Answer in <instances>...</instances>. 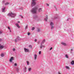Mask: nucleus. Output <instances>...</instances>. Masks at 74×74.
I'll return each mask as SVG.
<instances>
[{"instance_id": "23", "label": "nucleus", "mask_w": 74, "mask_h": 74, "mask_svg": "<svg viewBox=\"0 0 74 74\" xmlns=\"http://www.w3.org/2000/svg\"><path fill=\"white\" fill-rule=\"evenodd\" d=\"M27 65H29V62L28 61H27Z\"/></svg>"}, {"instance_id": "10", "label": "nucleus", "mask_w": 74, "mask_h": 74, "mask_svg": "<svg viewBox=\"0 0 74 74\" xmlns=\"http://www.w3.org/2000/svg\"><path fill=\"white\" fill-rule=\"evenodd\" d=\"M16 26L18 27V28H20V26L19 25H18V24L17 23L16 24Z\"/></svg>"}, {"instance_id": "42", "label": "nucleus", "mask_w": 74, "mask_h": 74, "mask_svg": "<svg viewBox=\"0 0 74 74\" xmlns=\"http://www.w3.org/2000/svg\"><path fill=\"white\" fill-rule=\"evenodd\" d=\"M71 51H73V49H71Z\"/></svg>"}, {"instance_id": "15", "label": "nucleus", "mask_w": 74, "mask_h": 74, "mask_svg": "<svg viewBox=\"0 0 74 74\" xmlns=\"http://www.w3.org/2000/svg\"><path fill=\"white\" fill-rule=\"evenodd\" d=\"M53 25H54L53 23L52 22H51L50 23V26H53Z\"/></svg>"}, {"instance_id": "2", "label": "nucleus", "mask_w": 74, "mask_h": 74, "mask_svg": "<svg viewBox=\"0 0 74 74\" xmlns=\"http://www.w3.org/2000/svg\"><path fill=\"white\" fill-rule=\"evenodd\" d=\"M37 10V8H35L33 9L31 11L32 12V13H33V14H36V13Z\"/></svg>"}, {"instance_id": "11", "label": "nucleus", "mask_w": 74, "mask_h": 74, "mask_svg": "<svg viewBox=\"0 0 74 74\" xmlns=\"http://www.w3.org/2000/svg\"><path fill=\"white\" fill-rule=\"evenodd\" d=\"M41 11H42V9L40 8L38 9V12H41Z\"/></svg>"}, {"instance_id": "7", "label": "nucleus", "mask_w": 74, "mask_h": 74, "mask_svg": "<svg viewBox=\"0 0 74 74\" xmlns=\"http://www.w3.org/2000/svg\"><path fill=\"white\" fill-rule=\"evenodd\" d=\"M34 59L35 60H36L37 59V55L36 54H35L34 55Z\"/></svg>"}, {"instance_id": "29", "label": "nucleus", "mask_w": 74, "mask_h": 74, "mask_svg": "<svg viewBox=\"0 0 74 74\" xmlns=\"http://www.w3.org/2000/svg\"><path fill=\"white\" fill-rule=\"evenodd\" d=\"M66 58H68V56H67V55H66Z\"/></svg>"}, {"instance_id": "36", "label": "nucleus", "mask_w": 74, "mask_h": 74, "mask_svg": "<svg viewBox=\"0 0 74 74\" xmlns=\"http://www.w3.org/2000/svg\"><path fill=\"white\" fill-rule=\"evenodd\" d=\"M8 29H9V30H10V27H8Z\"/></svg>"}, {"instance_id": "17", "label": "nucleus", "mask_w": 74, "mask_h": 74, "mask_svg": "<svg viewBox=\"0 0 74 74\" xmlns=\"http://www.w3.org/2000/svg\"><path fill=\"white\" fill-rule=\"evenodd\" d=\"M2 12H4V11H5V8H2Z\"/></svg>"}, {"instance_id": "21", "label": "nucleus", "mask_w": 74, "mask_h": 74, "mask_svg": "<svg viewBox=\"0 0 74 74\" xmlns=\"http://www.w3.org/2000/svg\"><path fill=\"white\" fill-rule=\"evenodd\" d=\"M29 48H32V46L31 45H29Z\"/></svg>"}, {"instance_id": "24", "label": "nucleus", "mask_w": 74, "mask_h": 74, "mask_svg": "<svg viewBox=\"0 0 74 74\" xmlns=\"http://www.w3.org/2000/svg\"><path fill=\"white\" fill-rule=\"evenodd\" d=\"M66 69H69V66H66Z\"/></svg>"}, {"instance_id": "20", "label": "nucleus", "mask_w": 74, "mask_h": 74, "mask_svg": "<svg viewBox=\"0 0 74 74\" xmlns=\"http://www.w3.org/2000/svg\"><path fill=\"white\" fill-rule=\"evenodd\" d=\"M28 70H29V71H31V70H32V68H29V69H28Z\"/></svg>"}, {"instance_id": "43", "label": "nucleus", "mask_w": 74, "mask_h": 74, "mask_svg": "<svg viewBox=\"0 0 74 74\" xmlns=\"http://www.w3.org/2000/svg\"><path fill=\"white\" fill-rule=\"evenodd\" d=\"M22 18H23V17H22Z\"/></svg>"}, {"instance_id": "25", "label": "nucleus", "mask_w": 74, "mask_h": 74, "mask_svg": "<svg viewBox=\"0 0 74 74\" xmlns=\"http://www.w3.org/2000/svg\"><path fill=\"white\" fill-rule=\"evenodd\" d=\"M35 29V27H33L32 28V30H34Z\"/></svg>"}, {"instance_id": "26", "label": "nucleus", "mask_w": 74, "mask_h": 74, "mask_svg": "<svg viewBox=\"0 0 74 74\" xmlns=\"http://www.w3.org/2000/svg\"><path fill=\"white\" fill-rule=\"evenodd\" d=\"M37 31L38 32H39V31H40V29L39 28H38Z\"/></svg>"}, {"instance_id": "4", "label": "nucleus", "mask_w": 74, "mask_h": 74, "mask_svg": "<svg viewBox=\"0 0 74 74\" xmlns=\"http://www.w3.org/2000/svg\"><path fill=\"white\" fill-rule=\"evenodd\" d=\"M42 43L41 44L40 46V48L41 49H42V48H44L45 47V46H44L43 45H42Z\"/></svg>"}, {"instance_id": "39", "label": "nucleus", "mask_w": 74, "mask_h": 74, "mask_svg": "<svg viewBox=\"0 0 74 74\" xmlns=\"http://www.w3.org/2000/svg\"><path fill=\"white\" fill-rule=\"evenodd\" d=\"M1 39H0V41H1Z\"/></svg>"}, {"instance_id": "38", "label": "nucleus", "mask_w": 74, "mask_h": 74, "mask_svg": "<svg viewBox=\"0 0 74 74\" xmlns=\"http://www.w3.org/2000/svg\"><path fill=\"white\" fill-rule=\"evenodd\" d=\"M26 67H25V70H26Z\"/></svg>"}, {"instance_id": "41", "label": "nucleus", "mask_w": 74, "mask_h": 74, "mask_svg": "<svg viewBox=\"0 0 74 74\" xmlns=\"http://www.w3.org/2000/svg\"><path fill=\"white\" fill-rule=\"evenodd\" d=\"M10 32H11V30H10Z\"/></svg>"}, {"instance_id": "32", "label": "nucleus", "mask_w": 74, "mask_h": 74, "mask_svg": "<svg viewBox=\"0 0 74 74\" xmlns=\"http://www.w3.org/2000/svg\"><path fill=\"white\" fill-rule=\"evenodd\" d=\"M13 51H15V49L14 48L13 49Z\"/></svg>"}, {"instance_id": "34", "label": "nucleus", "mask_w": 74, "mask_h": 74, "mask_svg": "<svg viewBox=\"0 0 74 74\" xmlns=\"http://www.w3.org/2000/svg\"><path fill=\"white\" fill-rule=\"evenodd\" d=\"M52 47H51L50 49V50H52Z\"/></svg>"}, {"instance_id": "40", "label": "nucleus", "mask_w": 74, "mask_h": 74, "mask_svg": "<svg viewBox=\"0 0 74 74\" xmlns=\"http://www.w3.org/2000/svg\"><path fill=\"white\" fill-rule=\"evenodd\" d=\"M18 23H20V22H19V21H18Z\"/></svg>"}, {"instance_id": "33", "label": "nucleus", "mask_w": 74, "mask_h": 74, "mask_svg": "<svg viewBox=\"0 0 74 74\" xmlns=\"http://www.w3.org/2000/svg\"><path fill=\"white\" fill-rule=\"evenodd\" d=\"M28 36H29L30 35V33H28L27 34Z\"/></svg>"}, {"instance_id": "31", "label": "nucleus", "mask_w": 74, "mask_h": 74, "mask_svg": "<svg viewBox=\"0 0 74 74\" xmlns=\"http://www.w3.org/2000/svg\"><path fill=\"white\" fill-rule=\"evenodd\" d=\"M14 66H17V64H16V63H15V64H14Z\"/></svg>"}, {"instance_id": "27", "label": "nucleus", "mask_w": 74, "mask_h": 74, "mask_svg": "<svg viewBox=\"0 0 74 74\" xmlns=\"http://www.w3.org/2000/svg\"><path fill=\"white\" fill-rule=\"evenodd\" d=\"M28 27V26L27 25L25 27V29H27Z\"/></svg>"}, {"instance_id": "13", "label": "nucleus", "mask_w": 74, "mask_h": 74, "mask_svg": "<svg viewBox=\"0 0 74 74\" xmlns=\"http://www.w3.org/2000/svg\"><path fill=\"white\" fill-rule=\"evenodd\" d=\"M45 42V39H44L42 41V43H41V44H44V43Z\"/></svg>"}, {"instance_id": "3", "label": "nucleus", "mask_w": 74, "mask_h": 74, "mask_svg": "<svg viewBox=\"0 0 74 74\" xmlns=\"http://www.w3.org/2000/svg\"><path fill=\"white\" fill-rule=\"evenodd\" d=\"M36 0H32V4L31 5L33 7V6H34V5H36Z\"/></svg>"}, {"instance_id": "9", "label": "nucleus", "mask_w": 74, "mask_h": 74, "mask_svg": "<svg viewBox=\"0 0 74 74\" xmlns=\"http://www.w3.org/2000/svg\"><path fill=\"white\" fill-rule=\"evenodd\" d=\"M48 16L47 15L46 18L45 19V21H46V22L47 21V20L48 19Z\"/></svg>"}, {"instance_id": "30", "label": "nucleus", "mask_w": 74, "mask_h": 74, "mask_svg": "<svg viewBox=\"0 0 74 74\" xmlns=\"http://www.w3.org/2000/svg\"><path fill=\"white\" fill-rule=\"evenodd\" d=\"M41 52L40 51L39 52V55H40V54H41Z\"/></svg>"}, {"instance_id": "18", "label": "nucleus", "mask_w": 74, "mask_h": 74, "mask_svg": "<svg viewBox=\"0 0 74 74\" xmlns=\"http://www.w3.org/2000/svg\"><path fill=\"white\" fill-rule=\"evenodd\" d=\"M1 57H3V56H4V54L2 53V54H1Z\"/></svg>"}, {"instance_id": "16", "label": "nucleus", "mask_w": 74, "mask_h": 74, "mask_svg": "<svg viewBox=\"0 0 74 74\" xmlns=\"http://www.w3.org/2000/svg\"><path fill=\"white\" fill-rule=\"evenodd\" d=\"M62 45H65V46L66 45V44L62 42Z\"/></svg>"}, {"instance_id": "6", "label": "nucleus", "mask_w": 74, "mask_h": 74, "mask_svg": "<svg viewBox=\"0 0 74 74\" xmlns=\"http://www.w3.org/2000/svg\"><path fill=\"white\" fill-rule=\"evenodd\" d=\"M14 60V57H11V59L10 60V62H11L12 60Z\"/></svg>"}, {"instance_id": "22", "label": "nucleus", "mask_w": 74, "mask_h": 74, "mask_svg": "<svg viewBox=\"0 0 74 74\" xmlns=\"http://www.w3.org/2000/svg\"><path fill=\"white\" fill-rule=\"evenodd\" d=\"M9 4V3L7 2L5 4V5H8V4Z\"/></svg>"}, {"instance_id": "1", "label": "nucleus", "mask_w": 74, "mask_h": 74, "mask_svg": "<svg viewBox=\"0 0 74 74\" xmlns=\"http://www.w3.org/2000/svg\"><path fill=\"white\" fill-rule=\"evenodd\" d=\"M8 16H11V17L12 18H14V16H15V14H14V13H9L8 15Z\"/></svg>"}, {"instance_id": "12", "label": "nucleus", "mask_w": 74, "mask_h": 74, "mask_svg": "<svg viewBox=\"0 0 74 74\" xmlns=\"http://www.w3.org/2000/svg\"><path fill=\"white\" fill-rule=\"evenodd\" d=\"M17 38H16L15 39V42H17V40H18V38H19V36H18Z\"/></svg>"}, {"instance_id": "28", "label": "nucleus", "mask_w": 74, "mask_h": 74, "mask_svg": "<svg viewBox=\"0 0 74 74\" xmlns=\"http://www.w3.org/2000/svg\"><path fill=\"white\" fill-rule=\"evenodd\" d=\"M3 32L1 31H0V34H2V33Z\"/></svg>"}, {"instance_id": "37", "label": "nucleus", "mask_w": 74, "mask_h": 74, "mask_svg": "<svg viewBox=\"0 0 74 74\" xmlns=\"http://www.w3.org/2000/svg\"><path fill=\"white\" fill-rule=\"evenodd\" d=\"M46 4L47 5V6H49V4H47V3Z\"/></svg>"}, {"instance_id": "8", "label": "nucleus", "mask_w": 74, "mask_h": 74, "mask_svg": "<svg viewBox=\"0 0 74 74\" xmlns=\"http://www.w3.org/2000/svg\"><path fill=\"white\" fill-rule=\"evenodd\" d=\"M3 48H4V46L0 44V49H2Z\"/></svg>"}, {"instance_id": "14", "label": "nucleus", "mask_w": 74, "mask_h": 74, "mask_svg": "<svg viewBox=\"0 0 74 74\" xmlns=\"http://www.w3.org/2000/svg\"><path fill=\"white\" fill-rule=\"evenodd\" d=\"M71 64H72V65L74 64V61H72L71 62Z\"/></svg>"}, {"instance_id": "19", "label": "nucleus", "mask_w": 74, "mask_h": 74, "mask_svg": "<svg viewBox=\"0 0 74 74\" xmlns=\"http://www.w3.org/2000/svg\"><path fill=\"white\" fill-rule=\"evenodd\" d=\"M51 26V29H53L54 28V26L53 25H52Z\"/></svg>"}, {"instance_id": "35", "label": "nucleus", "mask_w": 74, "mask_h": 74, "mask_svg": "<svg viewBox=\"0 0 74 74\" xmlns=\"http://www.w3.org/2000/svg\"><path fill=\"white\" fill-rule=\"evenodd\" d=\"M34 41H35V42H37V39H35Z\"/></svg>"}, {"instance_id": "5", "label": "nucleus", "mask_w": 74, "mask_h": 74, "mask_svg": "<svg viewBox=\"0 0 74 74\" xmlns=\"http://www.w3.org/2000/svg\"><path fill=\"white\" fill-rule=\"evenodd\" d=\"M24 50L25 52H29V49H26L25 48H24Z\"/></svg>"}]
</instances>
